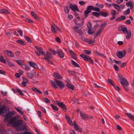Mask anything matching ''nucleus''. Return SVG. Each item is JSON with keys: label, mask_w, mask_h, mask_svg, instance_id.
I'll return each mask as SVG.
<instances>
[{"label": "nucleus", "mask_w": 134, "mask_h": 134, "mask_svg": "<svg viewBox=\"0 0 134 134\" xmlns=\"http://www.w3.org/2000/svg\"><path fill=\"white\" fill-rule=\"evenodd\" d=\"M16 116H15L12 119H10L8 123L10 124H12V125L14 127H17L23 123V121L20 120L16 121Z\"/></svg>", "instance_id": "obj_2"}, {"label": "nucleus", "mask_w": 134, "mask_h": 134, "mask_svg": "<svg viewBox=\"0 0 134 134\" xmlns=\"http://www.w3.org/2000/svg\"><path fill=\"white\" fill-rule=\"evenodd\" d=\"M22 60H16V62L19 65L22 66L23 64L21 62Z\"/></svg>", "instance_id": "obj_48"}, {"label": "nucleus", "mask_w": 134, "mask_h": 134, "mask_svg": "<svg viewBox=\"0 0 134 134\" xmlns=\"http://www.w3.org/2000/svg\"><path fill=\"white\" fill-rule=\"evenodd\" d=\"M5 33L9 36H12V34L9 32H5Z\"/></svg>", "instance_id": "obj_64"}, {"label": "nucleus", "mask_w": 134, "mask_h": 134, "mask_svg": "<svg viewBox=\"0 0 134 134\" xmlns=\"http://www.w3.org/2000/svg\"><path fill=\"white\" fill-rule=\"evenodd\" d=\"M126 17L124 16H122L118 18H117L115 19L116 21H120L124 19Z\"/></svg>", "instance_id": "obj_31"}, {"label": "nucleus", "mask_w": 134, "mask_h": 134, "mask_svg": "<svg viewBox=\"0 0 134 134\" xmlns=\"http://www.w3.org/2000/svg\"><path fill=\"white\" fill-rule=\"evenodd\" d=\"M1 13H3L5 14H8L9 12L8 10L6 9H3L1 10Z\"/></svg>", "instance_id": "obj_35"}, {"label": "nucleus", "mask_w": 134, "mask_h": 134, "mask_svg": "<svg viewBox=\"0 0 134 134\" xmlns=\"http://www.w3.org/2000/svg\"><path fill=\"white\" fill-rule=\"evenodd\" d=\"M23 80L24 82H25L27 83L29 82V81L28 80L26 79V78L25 77H23Z\"/></svg>", "instance_id": "obj_58"}, {"label": "nucleus", "mask_w": 134, "mask_h": 134, "mask_svg": "<svg viewBox=\"0 0 134 134\" xmlns=\"http://www.w3.org/2000/svg\"><path fill=\"white\" fill-rule=\"evenodd\" d=\"M25 129V126L23 125H21L20 126L17 127L16 129L17 131L23 130Z\"/></svg>", "instance_id": "obj_29"}, {"label": "nucleus", "mask_w": 134, "mask_h": 134, "mask_svg": "<svg viewBox=\"0 0 134 134\" xmlns=\"http://www.w3.org/2000/svg\"><path fill=\"white\" fill-rule=\"evenodd\" d=\"M15 109L17 111L19 112L21 114L23 115L24 113L23 112H22L19 109L17 108H15Z\"/></svg>", "instance_id": "obj_56"}, {"label": "nucleus", "mask_w": 134, "mask_h": 134, "mask_svg": "<svg viewBox=\"0 0 134 134\" xmlns=\"http://www.w3.org/2000/svg\"><path fill=\"white\" fill-rule=\"evenodd\" d=\"M49 51L53 55H56L57 53L54 50L51 49H49Z\"/></svg>", "instance_id": "obj_44"}, {"label": "nucleus", "mask_w": 134, "mask_h": 134, "mask_svg": "<svg viewBox=\"0 0 134 134\" xmlns=\"http://www.w3.org/2000/svg\"><path fill=\"white\" fill-rule=\"evenodd\" d=\"M84 52L86 54H89L91 53V52L89 50H85L84 51Z\"/></svg>", "instance_id": "obj_60"}, {"label": "nucleus", "mask_w": 134, "mask_h": 134, "mask_svg": "<svg viewBox=\"0 0 134 134\" xmlns=\"http://www.w3.org/2000/svg\"><path fill=\"white\" fill-rule=\"evenodd\" d=\"M9 109L7 107H5V106H4V113H7L8 112H9Z\"/></svg>", "instance_id": "obj_42"}, {"label": "nucleus", "mask_w": 134, "mask_h": 134, "mask_svg": "<svg viewBox=\"0 0 134 134\" xmlns=\"http://www.w3.org/2000/svg\"><path fill=\"white\" fill-rule=\"evenodd\" d=\"M80 116L84 119H86L88 118V115L85 114L83 112L81 111L80 112Z\"/></svg>", "instance_id": "obj_16"}, {"label": "nucleus", "mask_w": 134, "mask_h": 134, "mask_svg": "<svg viewBox=\"0 0 134 134\" xmlns=\"http://www.w3.org/2000/svg\"><path fill=\"white\" fill-rule=\"evenodd\" d=\"M29 63L30 65L33 68L36 69L37 68V65L35 63L32 62H29Z\"/></svg>", "instance_id": "obj_22"}, {"label": "nucleus", "mask_w": 134, "mask_h": 134, "mask_svg": "<svg viewBox=\"0 0 134 134\" xmlns=\"http://www.w3.org/2000/svg\"><path fill=\"white\" fill-rule=\"evenodd\" d=\"M102 32V31L99 30L97 32L96 34L94 36V38H96Z\"/></svg>", "instance_id": "obj_41"}, {"label": "nucleus", "mask_w": 134, "mask_h": 134, "mask_svg": "<svg viewBox=\"0 0 134 134\" xmlns=\"http://www.w3.org/2000/svg\"><path fill=\"white\" fill-rule=\"evenodd\" d=\"M17 43L22 45H25V44L24 42L21 40H19L16 41Z\"/></svg>", "instance_id": "obj_39"}, {"label": "nucleus", "mask_w": 134, "mask_h": 134, "mask_svg": "<svg viewBox=\"0 0 134 134\" xmlns=\"http://www.w3.org/2000/svg\"><path fill=\"white\" fill-rule=\"evenodd\" d=\"M126 115L131 120L134 121V115H132L131 114L127 113H126Z\"/></svg>", "instance_id": "obj_21"}, {"label": "nucleus", "mask_w": 134, "mask_h": 134, "mask_svg": "<svg viewBox=\"0 0 134 134\" xmlns=\"http://www.w3.org/2000/svg\"><path fill=\"white\" fill-rule=\"evenodd\" d=\"M5 53L8 56L10 57H13L14 55L11 51L9 50L4 51Z\"/></svg>", "instance_id": "obj_14"}, {"label": "nucleus", "mask_w": 134, "mask_h": 134, "mask_svg": "<svg viewBox=\"0 0 134 134\" xmlns=\"http://www.w3.org/2000/svg\"><path fill=\"white\" fill-rule=\"evenodd\" d=\"M51 106L54 110H58V107L56 106H54L53 104H51Z\"/></svg>", "instance_id": "obj_47"}, {"label": "nucleus", "mask_w": 134, "mask_h": 134, "mask_svg": "<svg viewBox=\"0 0 134 134\" xmlns=\"http://www.w3.org/2000/svg\"><path fill=\"white\" fill-rule=\"evenodd\" d=\"M70 8L68 6H67L64 8V11L66 13H68L69 11Z\"/></svg>", "instance_id": "obj_43"}, {"label": "nucleus", "mask_w": 134, "mask_h": 134, "mask_svg": "<svg viewBox=\"0 0 134 134\" xmlns=\"http://www.w3.org/2000/svg\"><path fill=\"white\" fill-rule=\"evenodd\" d=\"M70 7L71 9L74 12L79 11V10L78 9L77 5H76L71 4L70 5Z\"/></svg>", "instance_id": "obj_13"}, {"label": "nucleus", "mask_w": 134, "mask_h": 134, "mask_svg": "<svg viewBox=\"0 0 134 134\" xmlns=\"http://www.w3.org/2000/svg\"><path fill=\"white\" fill-rule=\"evenodd\" d=\"M36 93H38L41 94L42 93L41 92L35 87H33L31 88Z\"/></svg>", "instance_id": "obj_28"}, {"label": "nucleus", "mask_w": 134, "mask_h": 134, "mask_svg": "<svg viewBox=\"0 0 134 134\" xmlns=\"http://www.w3.org/2000/svg\"><path fill=\"white\" fill-rule=\"evenodd\" d=\"M87 27L89 29L91 30L92 26L91 25V23L90 22H88L87 24Z\"/></svg>", "instance_id": "obj_54"}, {"label": "nucleus", "mask_w": 134, "mask_h": 134, "mask_svg": "<svg viewBox=\"0 0 134 134\" xmlns=\"http://www.w3.org/2000/svg\"><path fill=\"white\" fill-rule=\"evenodd\" d=\"M51 84L52 86L55 88L58 87L62 89L65 87L64 85L62 82L59 80H56L55 81H51Z\"/></svg>", "instance_id": "obj_1"}, {"label": "nucleus", "mask_w": 134, "mask_h": 134, "mask_svg": "<svg viewBox=\"0 0 134 134\" xmlns=\"http://www.w3.org/2000/svg\"><path fill=\"white\" fill-rule=\"evenodd\" d=\"M108 82L110 84L114 86V83L113 81L110 79H109L108 80Z\"/></svg>", "instance_id": "obj_50"}, {"label": "nucleus", "mask_w": 134, "mask_h": 134, "mask_svg": "<svg viewBox=\"0 0 134 134\" xmlns=\"http://www.w3.org/2000/svg\"><path fill=\"white\" fill-rule=\"evenodd\" d=\"M67 86L69 88L72 90H73L74 89V86L71 83H67Z\"/></svg>", "instance_id": "obj_25"}, {"label": "nucleus", "mask_w": 134, "mask_h": 134, "mask_svg": "<svg viewBox=\"0 0 134 134\" xmlns=\"http://www.w3.org/2000/svg\"><path fill=\"white\" fill-rule=\"evenodd\" d=\"M25 20L26 21L30 23H33V22L32 21L29 19L27 18H26L25 19Z\"/></svg>", "instance_id": "obj_57"}, {"label": "nucleus", "mask_w": 134, "mask_h": 134, "mask_svg": "<svg viewBox=\"0 0 134 134\" xmlns=\"http://www.w3.org/2000/svg\"><path fill=\"white\" fill-rule=\"evenodd\" d=\"M114 68L115 69L116 71H118L119 68L116 64H114Z\"/></svg>", "instance_id": "obj_61"}, {"label": "nucleus", "mask_w": 134, "mask_h": 134, "mask_svg": "<svg viewBox=\"0 0 134 134\" xmlns=\"http://www.w3.org/2000/svg\"><path fill=\"white\" fill-rule=\"evenodd\" d=\"M69 52L72 56L73 57V58L75 59V54L71 50H70Z\"/></svg>", "instance_id": "obj_49"}, {"label": "nucleus", "mask_w": 134, "mask_h": 134, "mask_svg": "<svg viewBox=\"0 0 134 134\" xmlns=\"http://www.w3.org/2000/svg\"><path fill=\"white\" fill-rule=\"evenodd\" d=\"M100 15L104 17H106L109 15V13L107 12H100Z\"/></svg>", "instance_id": "obj_27"}, {"label": "nucleus", "mask_w": 134, "mask_h": 134, "mask_svg": "<svg viewBox=\"0 0 134 134\" xmlns=\"http://www.w3.org/2000/svg\"><path fill=\"white\" fill-rule=\"evenodd\" d=\"M0 61L3 63H6V61L4 59L2 54L1 53H0Z\"/></svg>", "instance_id": "obj_34"}, {"label": "nucleus", "mask_w": 134, "mask_h": 134, "mask_svg": "<svg viewBox=\"0 0 134 134\" xmlns=\"http://www.w3.org/2000/svg\"><path fill=\"white\" fill-rule=\"evenodd\" d=\"M57 105L60 107L63 110L66 111V109L65 105L63 102H60L59 101L57 100L55 101Z\"/></svg>", "instance_id": "obj_8"}, {"label": "nucleus", "mask_w": 134, "mask_h": 134, "mask_svg": "<svg viewBox=\"0 0 134 134\" xmlns=\"http://www.w3.org/2000/svg\"><path fill=\"white\" fill-rule=\"evenodd\" d=\"M35 48L36 49L35 51V53L36 55L38 56H40L41 54H42V49L41 47L37 46H35Z\"/></svg>", "instance_id": "obj_9"}, {"label": "nucleus", "mask_w": 134, "mask_h": 134, "mask_svg": "<svg viewBox=\"0 0 134 134\" xmlns=\"http://www.w3.org/2000/svg\"><path fill=\"white\" fill-rule=\"evenodd\" d=\"M118 30L119 31H123L124 33H126L128 31L126 27L121 26L119 27L118 29Z\"/></svg>", "instance_id": "obj_15"}, {"label": "nucleus", "mask_w": 134, "mask_h": 134, "mask_svg": "<svg viewBox=\"0 0 134 134\" xmlns=\"http://www.w3.org/2000/svg\"><path fill=\"white\" fill-rule=\"evenodd\" d=\"M71 63L75 67L79 68L80 66L76 62L72 60L71 61Z\"/></svg>", "instance_id": "obj_36"}, {"label": "nucleus", "mask_w": 134, "mask_h": 134, "mask_svg": "<svg viewBox=\"0 0 134 134\" xmlns=\"http://www.w3.org/2000/svg\"><path fill=\"white\" fill-rule=\"evenodd\" d=\"M13 115V113L12 111L8 112L7 115L4 119V121L5 122H7L9 119L11 118Z\"/></svg>", "instance_id": "obj_6"}, {"label": "nucleus", "mask_w": 134, "mask_h": 134, "mask_svg": "<svg viewBox=\"0 0 134 134\" xmlns=\"http://www.w3.org/2000/svg\"><path fill=\"white\" fill-rule=\"evenodd\" d=\"M74 21L75 22L76 25L79 28L80 27L82 26L84 22L83 21L81 24H79L77 23L76 22V19H74Z\"/></svg>", "instance_id": "obj_26"}, {"label": "nucleus", "mask_w": 134, "mask_h": 134, "mask_svg": "<svg viewBox=\"0 0 134 134\" xmlns=\"http://www.w3.org/2000/svg\"><path fill=\"white\" fill-rule=\"evenodd\" d=\"M91 30L89 29L87 31L89 35H92L94 33V32L93 31H91Z\"/></svg>", "instance_id": "obj_63"}, {"label": "nucleus", "mask_w": 134, "mask_h": 134, "mask_svg": "<svg viewBox=\"0 0 134 134\" xmlns=\"http://www.w3.org/2000/svg\"><path fill=\"white\" fill-rule=\"evenodd\" d=\"M4 105H3L1 108H0V114L4 113Z\"/></svg>", "instance_id": "obj_40"}, {"label": "nucleus", "mask_w": 134, "mask_h": 134, "mask_svg": "<svg viewBox=\"0 0 134 134\" xmlns=\"http://www.w3.org/2000/svg\"><path fill=\"white\" fill-rule=\"evenodd\" d=\"M24 37L25 39L28 42H32L30 38L28 37L27 36H25Z\"/></svg>", "instance_id": "obj_51"}, {"label": "nucleus", "mask_w": 134, "mask_h": 134, "mask_svg": "<svg viewBox=\"0 0 134 134\" xmlns=\"http://www.w3.org/2000/svg\"><path fill=\"white\" fill-rule=\"evenodd\" d=\"M53 76L55 77L58 79H62L63 78L59 73L57 72L54 73L53 74Z\"/></svg>", "instance_id": "obj_19"}, {"label": "nucleus", "mask_w": 134, "mask_h": 134, "mask_svg": "<svg viewBox=\"0 0 134 134\" xmlns=\"http://www.w3.org/2000/svg\"><path fill=\"white\" fill-rule=\"evenodd\" d=\"M113 5L114 6V7L119 12H120L121 11V9L119 5L116 4H113Z\"/></svg>", "instance_id": "obj_30"}, {"label": "nucleus", "mask_w": 134, "mask_h": 134, "mask_svg": "<svg viewBox=\"0 0 134 134\" xmlns=\"http://www.w3.org/2000/svg\"><path fill=\"white\" fill-rule=\"evenodd\" d=\"M42 55L44 56V59L46 60L49 63L51 64H53V62L50 60V59L52 58V57L51 54L50 53L48 52H47L46 53H45L42 51Z\"/></svg>", "instance_id": "obj_3"}, {"label": "nucleus", "mask_w": 134, "mask_h": 134, "mask_svg": "<svg viewBox=\"0 0 134 134\" xmlns=\"http://www.w3.org/2000/svg\"><path fill=\"white\" fill-rule=\"evenodd\" d=\"M65 118L68 122V123L70 125H73V123L72 122L69 116L66 115L65 116Z\"/></svg>", "instance_id": "obj_17"}, {"label": "nucleus", "mask_w": 134, "mask_h": 134, "mask_svg": "<svg viewBox=\"0 0 134 134\" xmlns=\"http://www.w3.org/2000/svg\"><path fill=\"white\" fill-rule=\"evenodd\" d=\"M130 12V10L129 9H128L127 10L124 11V14L125 15H127L129 14Z\"/></svg>", "instance_id": "obj_46"}, {"label": "nucleus", "mask_w": 134, "mask_h": 134, "mask_svg": "<svg viewBox=\"0 0 134 134\" xmlns=\"http://www.w3.org/2000/svg\"><path fill=\"white\" fill-rule=\"evenodd\" d=\"M126 54V52L125 51H117L116 52L117 56L120 59L122 58L125 56Z\"/></svg>", "instance_id": "obj_7"}, {"label": "nucleus", "mask_w": 134, "mask_h": 134, "mask_svg": "<svg viewBox=\"0 0 134 134\" xmlns=\"http://www.w3.org/2000/svg\"><path fill=\"white\" fill-rule=\"evenodd\" d=\"M91 10L89 5L87 8L86 10L83 12V13L86 17H87L88 16V14L91 12Z\"/></svg>", "instance_id": "obj_11"}, {"label": "nucleus", "mask_w": 134, "mask_h": 134, "mask_svg": "<svg viewBox=\"0 0 134 134\" xmlns=\"http://www.w3.org/2000/svg\"><path fill=\"white\" fill-rule=\"evenodd\" d=\"M73 124L75 128L77 130L80 132H81L82 131L80 127L77 125L75 121L74 122Z\"/></svg>", "instance_id": "obj_18"}, {"label": "nucleus", "mask_w": 134, "mask_h": 134, "mask_svg": "<svg viewBox=\"0 0 134 134\" xmlns=\"http://www.w3.org/2000/svg\"><path fill=\"white\" fill-rule=\"evenodd\" d=\"M16 91L21 95H23L24 94L22 91H21L19 89L17 88Z\"/></svg>", "instance_id": "obj_52"}, {"label": "nucleus", "mask_w": 134, "mask_h": 134, "mask_svg": "<svg viewBox=\"0 0 134 134\" xmlns=\"http://www.w3.org/2000/svg\"><path fill=\"white\" fill-rule=\"evenodd\" d=\"M121 83L122 86L126 91L128 90V88L125 87V86L129 85V83L127 81L126 79L122 78L121 80Z\"/></svg>", "instance_id": "obj_4"}, {"label": "nucleus", "mask_w": 134, "mask_h": 134, "mask_svg": "<svg viewBox=\"0 0 134 134\" xmlns=\"http://www.w3.org/2000/svg\"><path fill=\"white\" fill-rule=\"evenodd\" d=\"M57 52L59 56L61 58H63L64 57L63 53L59 49L57 50Z\"/></svg>", "instance_id": "obj_24"}, {"label": "nucleus", "mask_w": 134, "mask_h": 134, "mask_svg": "<svg viewBox=\"0 0 134 134\" xmlns=\"http://www.w3.org/2000/svg\"><path fill=\"white\" fill-rule=\"evenodd\" d=\"M90 9L91 10L96 12H98L100 11V9L99 8L97 7H94L92 5H90Z\"/></svg>", "instance_id": "obj_23"}, {"label": "nucleus", "mask_w": 134, "mask_h": 134, "mask_svg": "<svg viewBox=\"0 0 134 134\" xmlns=\"http://www.w3.org/2000/svg\"><path fill=\"white\" fill-rule=\"evenodd\" d=\"M7 63H8V65L10 67H11L14 66V65L13 63L11 62H9L8 61H7Z\"/></svg>", "instance_id": "obj_55"}, {"label": "nucleus", "mask_w": 134, "mask_h": 134, "mask_svg": "<svg viewBox=\"0 0 134 134\" xmlns=\"http://www.w3.org/2000/svg\"><path fill=\"white\" fill-rule=\"evenodd\" d=\"M31 14L32 16L36 20H39V18L38 15H37L35 13L33 12H31Z\"/></svg>", "instance_id": "obj_20"}, {"label": "nucleus", "mask_w": 134, "mask_h": 134, "mask_svg": "<svg viewBox=\"0 0 134 134\" xmlns=\"http://www.w3.org/2000/svg\"><path fill=\"white\" fill-rule=\"evenodd\" d=\"M94 40H90L88 42L89 44H93L94 42Z\"/></svg>", "instance_id": "obj_62"}, {"label": "nucleus", "mask_w": 134, "mask_h": 134, "mask_svg": "<svg viewBox=\"0 0 134 134\" xmlns=\"http://www.w3.org/2000/svg\"><path fill=\"white\" fill-rule=\"evenodd\" d=\"M111 13L112 17L110 18V20H113L115 18L116 16V12L115 10H112L111 11Z\"/></svg>", "instance_id": "obj_12"}, {"label": "nucleus", "mask_w": 134, "mask_h": 134, "mask_svg": "<svg viewBox=\"0 0 134 134\" xmlns=\"http://www.w3.org/2000/svg\"><path fill=\"white\" fill-rule=\"evenodd\" d=\"M43 100L44 102L46 103H49L50 102L49 100L47 98H44Z\"/></svg>", "instance_id": "obj_45"}, {"label": "nucleus", "mask_w": 134, "mask_h": 134, "mask_svg": "<svg viewBox=\"0 0 134 134\" xmlns=\"http://www.w3.org/2000/svg\"><path fill=\"white\" fill-rule=\"evenodd\" d=\"M80 57L83 58L85 61H89L91 64H93L94 62L91 58L89 56L84 54H82Z\"/></svg>", "instance_id": "obj_5"}, {"label": "nucleus", "mask_w": 134, "mask_h": 134, "mask_svg": "<svg viewBox=\"0 0 134 134\" xmlns=\"http://www.w3.org/2000/svg\"><path fill=\"white\" fill-rule=\"evenodd\" d=\"M132 4V2L131 1L126 3V5L127 7H130Z\"/></svg>", "instance_id": "obj_53"}, {"label": "nucleus", "mask_w": 134, "mask_h": 134, "mask_svg": "<svg viewBox=\"0 0 134 134\" xmlns=\"http://www.w3.org/2000/svg\"><path fill=\"white\" fill-rule=\"evenodd\" d=\"M92 14L93 15L97 17H98L100 15V12L99 13L96 12H93L92 13Z\"/></svg>", "instance_id": "obj_38"}, {"label": "nucleus", "mask_w": 134, "mask_h": 134, "mask_svg": "<svg viewBox=\"0 0 134 134\" xmlns=\"http://www.w3.org/2000/svg\"><path fill=\"white\" fill-rule=\"evenodd\" d=\"M106 25V23H103L101 25L100 28L99 29V30H100L102 32V31L104 29Z\"/></svg>", "instance_id": "obj_33"}, {"label": "nucleus", "mask_w": 134, "mask_h": 134, "mask_svg": "<svg viewBox=\"0 0 134 134\" xmlns=\"http://www.w3.org/2000/svg\"><path fill=\"white\" fill-rule=\"evenodd\" d=\"M27 75L30 78H32L34 76V75L32 73L28 72L27 73Z\"/></svg>", "instance_id": "obj_37"}, {"label": "nucleus", "mask_w": 134, "mask_h": 134, "mask_svg": "<svg viewBox=\"0 0 134 134\" xmlns=\"http://www.w3.org/2000/svg\"><path fill=\"white\" fill-rule=\"evenodd\" d=\"M126 33H127V35L126 36V38L127 40L129 39L131 37V32L130 30H129Z\"/></svg>", "instance_id": "obj_32"}, {"label": "nucleus", "mask_w": 134, "mask_h": 134, "mask_svg": "<svg viewBox=\"0 0 134 134\" xmlns=\"http://www.w3.org/2000/svg\"><path fill=\"white\" fill-rule=\"evenodd\" d=\"M17 32L20 35L22 36H23V31L21 30H19L17 31Z\"/></svg>", "instance_id": "obj_59"}, {"label": "nucleus", "mask_w": 134, "mask_h": 134, "mask_svg": "<svg viewBox=\"0 0 134 134\" xmlns=\"http://www.w3.org/2000/svg\"><path fill=\"white\" fill-rule=\"evenodd\" d=\"M59 28L55 25L51 26V31L54 33H57V32L59 31Z\"/></svg>", "instance_id": "obj_10"}]
</instances>
